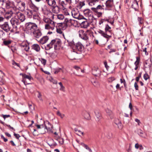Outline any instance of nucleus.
Returning <instances> with one entry per match:
<instances>
[{
	"label": "nucleus",
	"mask_w": 152,
	"mask_h": 152,
	"mask_svg": "<svg viewBox=\"0 0 152 152\" xmlns=\"http://www.w3.org/2000/svg\"><path fill=\"white\" fill-rule=\"evenodd\" d=\"M43 21L45 25V28L46 30L53 31L54 30L55 27L56 23L50 18L44 17Z\"/></svg>",
	"instance_id": "obj_1"
},
{
	"label": "nucleus",
	"mask_w": 152,
	"mask_h": 152,
	"mask_svg": "<svg viewBox=\"0 0 152 152\" xmlns=\"http://www.w3.org/2000/svg\"><path fill=\"white\" fill-rule=\"evenodd\" d=\"M61 42L60 39H56L52 40L50 43L47 45L49 49L54 48L55 50L58 49L61 45Z\"/></svg>",
	"instance_id": "obj_2"
},
{
	"label": "nucleus",
	"mask_w": 152,
	"mask_h": 152,
	"mask_svg": "<svg viewBox=\"0 0 152 152\" xmlns=\"http://www.w3.org/2000/svg\"><path fill=\"white\" fill-rule=\"evenodd\" d=\"M10 22L13 27V30L16 31L17 29V26L20 24V21L17 18L14 17L11 19Z\"/></svg>",
	"instance_id": "obj_3"
},
{
	"label": "nucleus",
	"mask_w": 152,
	"mask_h": 152,
	"mask_svg": "<svg viewBox=\"0 0 152 152\" xmlns=\"http://www.w3.org/2000/svg\"><path fill=\"white\" fill-rule=\"evenodd\" d=\"M72 15L73 17L78 20L83 19L84 18V17L80 15L79 12L77 10H73L72 11Z\"/></svg>",
	"instance_id": "obj_4"
},
{
	"label": "nucleus",
	"mask_w": 152,
	"mask_h": 152,
	"mask_svg": "<svg viewBox=\"0 0 152 152\" xmlns=\"http://www.w3.org/2000/svg\"><path fill=\"white\" fill-rule=\"evenodd\" d=\"M27 28L31 32L33 33L38 29L37 26L35 24L29 23L27 26Z\"/></svg>",
	"instance_id": "obj_5"
},
{
	"label": "nucleus",
	"mask_w": 152,
	"mask_h": 152,
	"mask_svg": "<svg viewBox=\"0 0 152 152\" xmlns=\"http://www.w3.org/2000/svg\"><path fill=\"white\" fill-rule=\"evenodd\" d=\"M15 15L17 17V18L20 21V23L24 21L26 19L24 14L20 12H17L15 13Z\"/></svg>",
	"instance_id": "obj_6"
},
{
	"label": "nucleus",
	"mask_w": 152,
	"mask_h": 152,
	"mask_svg": "<svg viewBox=\"0 0 152 152\" xmlns=\"http://www.w3.org/2000/svg\"><path fill=\"white\" fill-rule=\"evenodd\" d=\"M78 55L77 52L73 50L69 54L68 57L70 60L77 59L78 58Z\"/></svg>",
	"instance_id": "obj_7"
},
{
	"label": "nucleus",
	"mask_w": 152,
	"mask_h": 152,
	"mask_svg": "<svg viewBox=\"0 0 152 152\" xmlns=\"http://www.w3.org/2000/svg\"><path fill=\"white\" fill-rule=\"evenodd\" d=\"M83 13L89 19H92L93 13L90 9H85L83 11Z\"/></svg>",
	"instance_id": "obj_8"
},
{
	"label": "nucleus",
	"mask_w": 152,
	"mask_h": 152,
	"mask_svg": "<svg viewBox=\"0 0 152 152\" xmlns=\"http://www.w3.org/2000/svg\"><path fill=\"white\" fill-rule=\"evenodd\" d=\"M79 36L82 39L85 40H87L88 38L86 32L82 30H80L78 31Z\"/></svg>",
	"instance_id": "obj_9"
},
{
	"label": "nucleus",
	"mask_w": 152,
	"mask_h": 152,
	"mask_svg": "<svg viewBox=\"0 0 152 152\" xmlns=\"http://www.w3.org/2000/svg\"><path fill=\"white\" fill-rule=\"evenodd\" d=\"M0 27L7 32L10 31L11 28L7 22H5L3 24L0 26Z\"/></svg>",
	"instance_id": "obj_10"
},
{
	"label": "nucleus",
	"mask_w": 152,
	"mask_h": 152,
	"mask_svg": "<svg viewBox=\"0 0 152 152\" xmlns=\"http://www.w3.org/2000/svg\"><path fill=\"white\" fill-rule=\"evenodd\" d=\"M88 4L90 6H96L99 1V0H86Z\"/></svg>",
	"instance_id": "obj_11"
},
{
	"label": "nucleus",
	"mask_w": 152,
	"mask_h": 152,
	"mask_svg": "<svg viewBox=\"0 0 152 152\" xmlns=\"http://www.w3.org/2000/svg\"><path fill=\"white\" fill-rule=\"evenodd\" d=\"M73 48H74L75 50L80 52L83 49V46L80 42H78L75 44Z\"/></svg>",
	"instance_id": "obj_12"
},
{
	"label": "nucleus",
	"mask_w": 152,
	"mask_h": 152,
	"mask_svg": "<svg viewBox=\"0 0 152 152\" xmlns=\"http://www.w3.org/2000/svg\"><path fill=\"white\" fill-rule=\"evenodd\" d=\"M22 49L24 50L26 52L28 51L29 49V45L26 42H23L20 45Z\"/></svg>",
	"instance_id": "obj_13"
},
{
	"label": "nucleus",
	"mask_w": 152,
	"mask_h": 152,
	"mask_svg": "<svg viewBox=\"0 0 152 152\" xmlns=\"http://www.w3.org/2000/svg\"><path fill=\"white\" fill-rule=\"evenodd\" d=\"M85 20L83 21L80 24L81 27L82 28H87L89 26V23L87 20V19L84 18L83 19Z\"/></svg>",
	"instance_id": "obj_14"
},
{
	"label": "nucleus",
	"mask_w": 152,
	"mask_h": 152,
	"mask_svg": "<svg viewBox=\"0 0 152 152\" xmlns=\"http://www.w3.org/2000/svg\"><path fill=\"white\" fill-rule=\"evenodd\" d=\"M69 45L73 48L75 45L74 39L72 37H69L67 40Z\"/></svg>",
	"instance_id": "obj_15"
},
{
	"label": "nucleus",
	"mask_w": 152,
	"mask_h": 152,
	"mask_svg": "<svg viewBox=\"0 0 152 152\" xmlns=\"http://www.w3.org/2000/svg\"><path fill=\"white\" fill-rule=\"evenodd\" d=\"M46 124H44V129H46L48 131H51L52 128V126L51 124L48 121L46 122Z\"/></svg>",
	"instance_id": "obj_16"
},
{
	"label": "nucleus",
	"mask_w": 152,
	"mask_h": 152,
	"mask_svg": "<svg viewBox=\"0 0 152 152\" xmlns=\"http://www.w3.org/2000/svg\"><path fill=\"white\" fill-rule=\"evenodd\" d=\"M33 34L34 37L37 38H39L42 35L41 31L38 29H37V30L34 32Z\"/></svg>",
	"instance_id": "obj_17"
},
{
	"label": "nucleus",
	"mask_w": 152,
	"mask_h": 152,
	"mask_svg": "<svg viewBox=\"0 0 152 152\" xmlns=\"http://www.w3.org/2000/svg\"><path fill=\"white\" fill-rule=\"evenodd\" d=\"M13 14V13L11 11L7 12L4 15V17L6 19L8 20L12 16Z\"/></svg>",
	"instance_id": "obj_18"
},
{
	"label": "nucleus",
	"mask_w": 152,
	"mask_h": 152,
	"mask_svg": "<svg viewBox=\"0 0 152 152\" xmlns=\"http://www.w3.org/2000/svg\"><path fill=\"white\" fill-rule=\"evenodd\" d=\"M20 75H22V76L23 77L22 81L23 82L24 84L25 83L26 78L28 79L29 80H31V79H33V78L30 75H27L26 74H23L21 73L20 74Z\"/></svg>",
	"instance_id": "obj_19"
},
{
	"label": "nucleus",
	"mask_w": 152,
	"mask_h": 152,
	"mask_svg": "<svg viewBox=\"0 0 152 152\" xmlns=\"http://www.w3.org/2000/svg\"><path fill=\"white\" fill-rule=\"evenodd\" d=\"M33 18L34 20L37 23H40V18L38 15L35 11V13L33 14Z\"/></svg>",
	"instance_id": "obj_20"
},
{
	"label": "nucleus",
	"mask_w": 152,
	"mask_h": 152,
	"mask_svg": "<svg viewBox=\"0 0 152 152\" xmlns=\"http://www.w3.org/2000/svg\"><path fill=\"white\" fill-rule=\"evenodd\" d=\"M106 6L107 8L109 9L112 7L113 6V1L111 0H107L105 3Z\"/></svg>",
	"instance_id": "obj_21"
},
{
	"label": "nucleus",
	"mask_w": 152,
	"mask_h": 152,
	"mask_svg": "<svg viewBox=\"0 0 152 152\" xmlns=\"http://www.w3.org/2000/svg\"><path fill=\"white\" fill-rule=\"evenodd\" d=\"M45 2L51 7H53L56 4L55 0H45Z\"/></svg>",
	"instance_id": "obj_22"
},
{
	"label": "nucleus",
	"mask_w": 152,
	"mask_h": 152,
	"mask_svg": "<svg viewBox=\"0 0 152 152\" xmlns=\"http://www.w3.org/2000/svg\"><path fill=\"white\" fill-rule=\"evenodd\" d=\"M92 73L95 76H97L100 75V71L98 68L95 67L92 69Z\"/></svg>",
	"instance_id": "obj_23"
},
{
	"label": "nucleus",
	"mask_w": 152,
	"mask_h": 152,
	"mask_svg": "<svg viewBox=\"0 0 152 152\" xmlns=\"http://www.w3.org/2000/svg\"><path fill=\"white\" fill-rule=\"evenodd\" d=\"M48 39V38L47 36H44L41 38L39 41H38L41 44L43 45L46 43Z\"/></svg>",
	"instance_id": "obj_24"
},
{
	"label": "nucleus",
	"mask_w": 152,
	"mask_h": 152,
	"mask_svg": "<svg viewBox=\"0 0 152 152\" xmlns=\"http://www.w3.org/2000/svg\"><path fill=\"white\" fill-rule=\"evenodd\" d=\"M104 6L103 5L101 6V5H98L96 8L92 7L91 10L94 12L97 13L98 12L97 10H104V9L103 7Z\"/></svg>",
	"instance_id": "obj_25"
},
{
	"label": "nucleus",
	"mask_w": 152,
	"mask_h": 152,
	"mask_svg": "<svg viewBox=\"0 0 152 152\" xmlns=\"http://www.w3.org/2000/svg\"><path fill=\"white\" fill-rule=\"evenodd\" d=\"M31 48L32 49L37 52L39 51L40 50L39 46L37 44H35L31 46Z\"/></svg>",
	"instance_id": "obj_26"
},
{
	"label": "nucleus",
	"mask_w": 152,
	"mask_h": 152,
	"mask_svg": "<svg viewBox=\"0 0 152 152\" xmlns=\"http://www.w3.org/2000/svg\"><path fill=\"white\" fill-rule=\"evenodd\" d=\"M98 32L104 37L108 39L111 37V36H109L107 34V33H106L105 32H104L102 30H99L98 31Z\"/></svg>",
	"instance_id": "obj_27"
},
{
	"label": "nucleus",
	"mask_w": 152,
	"mask_h": 152,
	"mask_svg": "<svg viewBox=\"0 0 152 152\" xmlns=\"http://www.w3.org/2000/svg\"><path fill=\"white\" fill-rule=\"evenodd\" d=\"M82 115L84 118L86 119H89L90 118V114L87 111H83Z\"/></svg>",
	"instance_id": "obj_28"
},
{
	"label": "nucleus",
	"mask_w": 152,
	"mask_h": 152,
	"mask_svg": "<svg viewBox=\"0 0 152 152\" xmlns=\"http://www.w3.org/2000/svg\"><path fill=\"white\" fill-rule=\"evenodd\" d=\"M52 11L53 13L56 14L60 12V8L57 6H54L53 7Z\"/></svg>",
	"instance_id": "obj_29"
},
{
	"label": "nucleus",
	"mask_w": 152,
	"mask_h": 152,
	"mask_svg": "<svg viewBox=\"0 0 152 152\" xmlns=\"http://www.w3.org/2000/svg\"><path fill=\"white\" fill-rule=\"evenodd\" d=\"M35 12V11L33 10H28L26 12L28 17L29 18H32Z\"/></svg>",
	"instance_id": "obj_30"
},
{
	"label": "nucleus",
	"mask_w": 152,
	"mask_h": 152,
	"mask_svg": "<svg viewBox=\"0 0 152 152\" xmlns=\"http://www.w3.org/2000/svg\"><path fill=\"white\" fill-rule=\"evenodd\" d=\"M132 8H134L135 10L138 9V5L137 1L136 0H134L132 5Z\"/></svg>",
	"instance_id": "obj_31"
},
{
	"label": "nucleus",
	"mask_w": 152,
	"mask_h": 152,
	"mask_svg": "<svg viewBox=\"0 0 152 152\" xmlns=\"http://www.w3.org/2000/svg\"><path fill=\"white\" fill-rule=\"evenodd\" d=\"M66 0H59L58 3L62 7H64L66 4Z\"/></svg>",
	"instance_id": "obj_32"
},
{
	"label": "nucleus",
	"mask_w": 152,
	"mask_h": 152,
	"mask_svg": "<svg viewBox=\"0 0 152 152\" xmlns=\"http://www.w3.org/2000/svg\"><path fill=\"white\" fill-rule=\"evenodd\" d=\"M57 19L61 20H63L64 18V16L63 15L61 14H59L57 15Z\"/></svg>",
	"instance_id": "obj_33"
},
{
	"label": "nucleus",
	"mask_w": 152,
	"mask_h": 152,
	"mask_svg": "<svg viewBox=\"0 0 152 152\" xmlns=\"http://www.w3.org/2000/svg\"><path fill=\"white\" fill-rule=\"evenodd\" d=\"M111 28V27H110L107 24L106 25L105 30V32L107 33V34L108 33H110V30Z\"/></svg>",
	"instance_id": "obj_34"
},
{
	"label": "nucleus",
	"mask_w": 152,
	"mask_h": 152,
	"mask_svg": "<svg viewBox=\"0 0 152 152\" xmlns=\"http://www.w3.org/2000/svg\"><path fill=\"white\" fill-rule=\"evenodd\" d=\"M6 7L7 9H9L11 6L12 3L9 1H7L5 2Z\"/></svg>",
	"instance_id": "obj_35"
},
{
	"label": "nucleus",
	"mask_w": 152,
	"mask_h": 152,
	"mask_svg": "<svg viewBox=\"0 0 152 152\" xmlns=\"http://www.w3.org/2000/svg\"><path fill=\"white\" fill-rule=\"evenodd\" d=\"M95 113L96 117V120L97 121H99L101 118V114L98 112H95Z\"/></svg>",
	"instance_id": "obj_36"
},
{
	"label": "nucleus",
	"mask_w": 152,
	"mask_h": 152,
	"mask_svg": "<svg viewBox=\"0 0 152 152\" xmlns=\"http://www.w3.org/2000/svg\"><path fill=\"white\" fill-rule=\"evenodd\" d=\"M91 82L93 85L95 87H98L99 86V83L96 80L94 81H92Z\"/></svg>",
	"instance_id": "obj_37"
},
{
	"label": "nucleus",
	"mask_w": 152,
	"mask_h": 152,
	"mask_svg": "<svg viewBox=\"0 0 152 152\" xmlns=\"http://www.w3.org/2000/svg\"><path fill=\"white\" fill-rule=\"evenodd\" d=\"M81 145L84 147L86 149L88 150L90 152H92L91 149L89 148L87 145L82 143Z\"/></svg>",
	"instance_id": "obj_38"
},
{
	"label": "nucleus",
	"mask_w": 152,
	"mask_h": 152,
	"mask_svg": "<svg viewBox=\"0 0 152 152\" xmlns=\"http://www.w3.org/2000/svg\"><path fill=\"white\" fill-rule=\"evenodd\" d=\"M58 84L60 87V90L61 91H65V87L63 85L62 83L61 82H59Z\"/></svg>",
	"instance_id": "obj_39"
},
{
	"label": "nucleus",
	"mask_w": 152,
	"mask_h": 152,
	"mask_svg": "<svg viewBox=\"0 0 152 152\" xmlns=\"http://www.w3.org/2000/svg\"><path fill=\"white\" fill-rule=\"evenodd\" d=\"M85 5L84 1H80L79 3L78 7L79 8L81 9L83 7L85 6Z\"/></svg>",
	"instance_id": "obj_40"
},
{
	"label": "nucleus",
	"mask_w": 152,
	"mask_h": 152,
	"mask_svg": "<svg viewBox=\"0 0 152 152\" xmlns=\"http://www.w3.org/2000/svg\"><path fill=\"white\" fill-rule=\"evenodd\" d=\"M136 60L134 63L135 66H138L139 64L140 61V58L138 57H136Z\"/></svg>",
	"instance_id": "obj_41"
},
{
	"label": "nucleus",
	"mask_w": 152,
	"mask_h": 152,
	"mask_svg": "<svg viewBox=\"0 0 152 152\" xmlns=\"http://www.w3.org/2000/svg\"><path fill=\"white\" fill-rule=\"evenodd\" d=\"M11 41L10 40H6L3 41V43L5 45H8L11 43Z\"/></svg>",
	"instance_id": "obj_42"
},
{
	"label": "nucleus",
	"mask_w": 152,
	"mask_h": 152,
	"mask_svg": "<svg viewBox=\"0 0 152 152\" xmlns=\"http://www.w3.org/2000/svg\"><path fill=\"white\" fill-rule=\"evenodd\" d=\"M56 114L60 116L61 118H63L65 116V115L64 114H61L59 111H57Z\"/></svg>",
	"instance_id": "obj_43"
},
{
	"label": "nucleus",
	"mask_w": 152,
	"mask_h": 152,
	"mask_svg": "<svg viewBox=\"0 0 152 152\" xmlns=\"http://www.w3.org/2000/svg\"><path fill=\"white\" fill-rule=\"evenodd\" d=\"M75 22V21L73 20H72L70 19L69 20V24H68V25H73L74 23Z\"/></svg>",
	"instance_id": "obj_44"
},
{
	"label": "nucleus",
	"mask_w": 152,
	"mask_h": 152,
	"mask_svg": "<svg viewBox=\"0 0 152 152\" xmlns=\"http://www.w3.org/2000/svg\"><path fill=\"white\" fill-rule=\"evenodd\" d=\"M115 80L114 77H111L109 78L108 79V81L109 82H112Z\"/></svg>",
	"instance_id": "obj_45"
},
{
	"label": "nucleus",
	"mask_w": 152,
	"mask_h": 152,
	"mask_svg": "<svg viewBox=\"0 0 152 152\" xmlns=\"http://www.w3.org/2000/svg\"><path fill=\"white\" fill-rule=\"evenodd\" d=\"M36 126L38 129L43 128L44 129V124L41 125H36Z\"/></svg>",
	"instance_id": "obj_46"
},
{
	"label": "nucleus",
	"mask_w": 152,
	"mask_h": 152,
	"mask_svg": "<svg viewBox=\"0 0 152 152\" xmlns=\"http://www.w3.org/2000/svg\"><path fill=\"white\" fill-rule=\"evenodd\" d=\"M143 77L144 79L146 80L149 78V76L148 74L145 73Z\"/></svg>",
	"instance_id": "obj_47"
},
{
	"label": "nucleus",
	"mask_w": 152,
	"mask_h": 152,
	"mask_svg": "<svg viewBox=\"0 0 152 152\" xmlns=\"http://www.w3.org/2000/svg\"><path fill=\"white\" fill-rule=\"evenodd\" d=\"M106 111L109 115H111L112 114V111L108 109L106 110Z\"/></svg>",
	"instance_id": "obj_48"
},
{
	"label": "nucleus",
	"mask_w": 152,
	"mask_h": 152,
	"mask_svg": "<svg viewBox=\"0 0 152 152\" xmlns=\"http://www.w3.org/2000/svg\"><path fill=\"white\" fill-rule=\"evenodd\" d=\"M135 122L137 123L138 126H140L141 124V123L140 121L137 118H135Z\"/></svg>",
	"instance_id": "obj_49"
},
{
	"label": "nucleus",
	"mask_w": 152,
	"mask_h": 152,
	"mask_svg": "<svg viewBox=\"0 0 152 152\" xmlns=\"http://www.w3.org/2000/svg\"><path fill=\"white\" fill-rule=\"evenodd\" d=\"M20 3L21 5V8H23V9L25 8V3L23 1H20L19 2V3Z\"/></svg>",
	"instance_id": "obj_50"
},
{
	"label": "nucleus",
	"mask_w": 152,
	"mask_h": 152,
	"mask_svg": "<svg viewBox=\"0 0 152 152\" xmlns=\"http://www.w3.org/2000/svg\"><path fill=\"white\" fill-rule=\"evenodd\" d=\"M56 32H57V33L60 34H62L63 33L62 30L59 28H56Z\"/></svg>",
	"instance_id": "obj_51"
},
{
	"label": "nucleus",
	"mask_w": 152,
	"mask_h": 152,
	"mask_svg": "<svg viewBox=\"0 0 152 152\" xmlns=\"http://www.w3.org/2000/svg\"><path fill=\"white\" fill-rule=\"evenodd\" d=\"M117 125L118 126V127L119 129H122L123 126L121 123V122L120 123H119Z\"/></svg>",
	"instance_id": "obj_52"
},
{
	"label": "nucleus",
	"mask_w": 152,
	"mask_h": 152,
	"mask_svg": "<svg viewBox=\"0 0 152 152\" xmlns=\"http://www.w3.org/2000/svg\"><path fill=\"white\" fill-rule=\"evenodd\" d=\"M70 19H69L68 18H66L64 19V23H66L67 25H68V24H69V20Z\"/></svg>",
	"instance_id": "obj_53"
},
{
	"label": "nucleus",
	"mask_w": 152,
	"mask_h": 152,
	"mask_svg": "<svg viewBox=\"0 0 152 152\" xmlns=\"http://www.w3.org/2000/svg\"><path fill=\"white\" fill-rule=\"evenodd\" d=\"M132 147L130 144H129V147L128 148H126V150L128 152H132Z\"/></svg>",
	"instance_id": "obj_54"
},
{
	"label": "nucleus",
	"mask_w": 152,
	"mask_h": 152,
	"mask_svg": "<svg viewBox=\"0 0 152 152\" xmlns=\"http://www.w3.org/2000/svg\"><path fill=\"white\" fill-rule=\"evenodd\" d=\"M138 19L140 24H141L143 23L142 18L138 17Z\"/></svg>",
	"instance_id": "obj_55"
},
{
	"label": "nucleus",
	"mask_w": 152,
	"mask_h": 152,
	"mask_svg": "<svg viewBox=\"0 0 152 152\" xmlns=\"http://www.w3.org/2000/svg\"><path fill=\"white\" fill-rule=\"evenodd\" d=\"M52 15V20H54V19H57V15H54L52 13H51Z\"/></svg>",
	"instance_id": "obj_56"
},
{
	"label": "nucleus",
	"mask_w": 152,
	"mask_h": 152,
	"mask_svg": "<svg viewBox=\"0 0 152 152\" xmlns=\"http://www.w3.org/2000/svg\"><path fill=\"white\" fill-rule=\"evenodd\" d=\"M41 61L42 64L44 65H45L46 64V61L45 59L43 58H41Z\"/></svg>",
	"instance_id": "obj_57"
},
{
	"label": "nucleus",
	"mask_w": 152,
	"mask_h": 152,
	"mask_svg": "<svg viewBox=\"0 0 152 152\" xmlns=\"http://www.w3.org/2000/svg\"><path fill=\"white\" fill-rule=\"evenodd\" d=\"M121 121L118 119H116L115 120L114 123L116 125H117L118 124L120 123Z\"/></svg>",
	"instance_id": "obj_58"
},
{
	"label": "nucleus",
	"mask_w": 152,
	"mask_h": 152,
	"mask_svg": "<svg viewBox=\"0 0 152 152\" xmlns=\"http://www.w3.org/2000/svg\"><path fill=\"white\" fill-rule=\"evenodd\" d=\"M139 134L140 136L142 137H144L142 135L143 134V132L140 129L139 130Z\"/></svg>",
	"instance_id": "obj_59"
},
{
	"label": "nucleus",
	"mask_w": 152,
	"mask_h": 152,
	"mask_svg": "<svg viewBox=\"0 0 152 152\" xmlns=\"http://www.w3.org/2000/svg\"><path fill=\"white\" fill-rule=\"evenodd\" d=\"M134 87L135 88L136 90H138V86L137 85V83L136 82H135L134 84Z\"/></svg>",
	"instance_id": "obj_60"
},
{
	"label": "nucleus",
	"mask_w": 152,
	"mask_h": 152,
	"mask_svg": "<svg viewBox=\"0 0 152 152\" xmlns=\"http://www.w3.org/2000/svg\"><path fill=\"white\" fill-rule=\"evenodd\" d=\"M12 64L13 65H16L18 67H19V64H18L15 62L14 61H12Z\"/></svg>",
	"instance_id": "obj_61"
},
{
	"label": "nucleus",
	"mask_w": 152,
	"mask_h": 152,
	"mask_svg": "<svg viewBox=\"0 0 152 152\" xmlns=\"http://www.w3.org/2000/svg\"><path fill=\"white\" fill-rule=\"evenodd\" d=\"M51 81L53 83V84H57V81L56 80H55L53 78H52L51 80Z\"/></svg>",
	"instance_id": "obj_62"
},
{
	"label": "nucleus",
	"mask_w": 152,
	"mask_h": 152,
	"mask_svg": "<svg viewBox=\"0 0 152 152\" xmlns=\"http://www.w3.org/2000/svg\"><path fill=\"white\" fill-rule=\"evenodd\" d=\"M1 139H3L4 140V141L5 142H6L8 140L7 139L5 138L4 137V136L2 135H1Z\"/></svg>",
	"instance_id": "obj_63"
},
{
	"label": "nucleus",
	"mask_w": 152,
	"mask_h": 152,
	"mask_svg": "<svg viewBox=\"0 0 152 152\" xmlns=\"http://www.w3.org/2000/svg\"><path fill=\"white\" fill-rule=\"evenodd\" d=\"M2 116L4 118V120H5L6 118L9 117L10 116V115H2Z\"/></svg>",
	"instance_id": "obj_64"
}]
</instances>
